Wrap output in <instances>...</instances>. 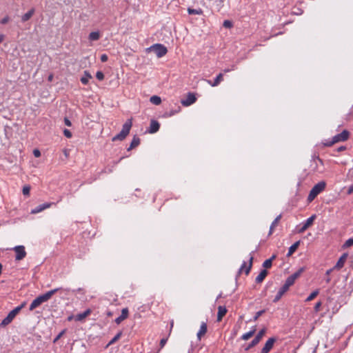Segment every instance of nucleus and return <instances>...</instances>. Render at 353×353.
Listing matches in <instances>:
<instances>
[{
	"label": "nucleus",
	"mask_w": 353,
	"mask_h": 353,
	"mask_svg": "<svg viewBox=\"0 0 353 353\" xmlns=\"http://www.w3.org/2000/svg\"><path fill=\"white\" fill-rule=\"evenodd\" d=\"M60 290H61V288H55L43 294L37 296L31 303L29 310L30 311H32L33 310L39 307L40 305H41L43 303L48 301L54 294H56Z\"/></svg>",
	"instance_id": "obj_1"
},
{
	"label": "nucleus",
	"mask_w": 353,
	"mask_h": 353,
	"mask_svg": "<svg viewBox=\"0 0 353 353\" xmlns=\"http://www.w3.org/2000/svg\"><path fill=\"white\" fill-rule=\"evenodd\" d=\"M132 125V119H128L123 125L121 131L117 135L112 137V141H123L130 133V129Z\"/></svg>",
	"instance_id": "obj_2"
},
{
	"label": "nucleus",
	"mask_w": 353,
	"mask_h": 353,
	"mask_svg": "<svg viewBox=\"0 0 353 353\" xmlns=\"http://www.w3.org/2000/svg\"><path fill=\"white\" fill-rule=\"evenodd\" d=\"M350 137V132L347 130H344L341 133L334 136L332 140L325 141L323 145L326 147H331L334 144L339 142H343L347 141Z\"/></svg>",
	"instance_id": "obj_3"
},
{
	"label": "nucleus",
	"mask_w": 353,
	"mask_h": 353,
	"mask_svg": "<svg viewBox=\"0 0 353 353\" xmlns=\"http://www.w3.org/2000/svg\"><path fill=\"white\" fill-rule=\"evenodd\" d=\"M326 186L325 181H320L312 188L307 196V201L312 202L321 192H323Z\"/></svg>",
	"instance_id": "obj_4"
},
{
	"label": "nucleus",
	"mask_w": 353,
	"mask_h": 353,
	"mask_svg": "<svg viewBox=\"0 0 353 353\" xmlns=\"http://www.w3.org/2000/svg\"><path fill=\"white\" fill-rule=\"evenodd\" d=\"M25 305L26 303H23L19 306H17V307L11 310L8 313V316L1 321L0 325L6 326L7 325L10 324L14 319V317L19 314L21 310L25 306Z\"/></svg>",
	"instance_id": "obj_5"
},
{
	"label": "nucleus",
	"mask_w": 353,
	"mask_h": 353,
	"mask_svg": "<svg viewBox=\"0 0 353 353\" xmlns=\"http://www.w3.org/2000/svg\"><path fill=\"white\" fill-rule=\"evenodd\" d=\"M305 270L304 267L299 268L296 272L290 275L285 280V283L288 285L290 288L294 285L296 280L300 277V276L303 273Z\"/></svg>",
	"instance_id": "obj_6"
},
{
	"label": "nucleus",
	"mask_w": 353,
	"mask_h": 353,
	"mask_svg": "<svg viewBox=\"0 0 353 353\" xmlns=\"http://www.w3.org/2000/svg\"><path fill=\"white\" fill-rule=\"evenodd\" d=\"M151 50L154 51L156 55L160 58L166 54L168 50L167 48L162 44L157 43L151 46Z\"/></svg>",
	"instance_id": "obj_7"
},
{
	"label": "nucleus",
	"mask_w": 353,
	"mask_h": 353,
	"mask_svg": "<svg viewBox=\"0 0 353 353\" xmlns=\"http://www.w3.org/2000/svg\"><path fill=\"white\" fill-rule=\"evenodd\" d=\"M265 329H262L260 330L256 336L254 337V339L251 341V343L245 348V351L249 350L250 348L256 346L262 339L264 334H265Z\"/></svg>",
	"instance_id": "obj_8"
},
{
	"label": "nucleus",
	"mask_w": 353,
	"mask_h": 353,
	"mask_svg": "<svg viewBox=\"0 0 353 353\" xmlns=\"http://www.w3.org/2000/svg\"><path fill=\"white\" fill-rule=\"evenodd\" d=\"M13 250L16 253L15 259L17 261H21L26 257V252L23 245L15 246Z\"/></svg>",
	"instance_id": "obj_9"
},
{
	"label": "nucleus",
	"mask_w": 353,
	"mask_h": 353,
	"mask_svg": "<svg viewBox=\"0 0 353 353\" xmlns=\"http://www.w3.org/2000/svg\"><path fill=\"white\" fill-rule=\"evenodd\" d=\"M316 216L315 214L312 215L310 218H308L302 225L301 228L299 230V233L304 232L306 230H307L310 226H312L314 223V220L316 219Z\"/></svg>",
	"instance_id": "obj_10"
},
{
	"label": "nucleus",
	"mask_w": 353,
	"mask_h": 353,
	"mask_svg": "<svg viewBox=\"0 0 353 353\" xmlns=\"http://www.w3.org/2000/svg\"><path fill=\"white\" fill-rule=\"evenodd\" d=\"M275 342V338L271 337L268 339V340L265 342L263 347L261 349L260 353H269L272 349Z\"/></svg>",
	"instance_id": "obj_11"
},
{
	"label": "nucleus",
	"mask_w": 353,
	"mask_h": 353,
	"mask_svg": "<svg viewBox=\"0 0 353 353\" xmlns=\"http://www.w3.org/2000/svg\"><path fill=\"white\" fill-rule=\"evenodd\" d=\"M196 100L195 95L193 93L189 92L187 94L186 99L181 100V103L183 106H189L193 104Z\"/></svg>",
	"instance_id": "obj_12"
},
{
	"label": "nucleus",
	"mask_w": 353,
	"mask_h": 353,
	"mask_svg": "<svg viewBox=\"0 0 353 353\" xmlns=\"http://www.w3.org/2000/svg\"><path fill=\"white\" fill-rule=\"evenodd\" d=\"M254 256L252 254H250V257L249 260V265L247 266L246 263L243 262L240 268V272H245V274H248L250 272V270L252 266V262H253Z\"/></svg>",
	"instance_id": "obj_13"
},
{
	"label": "nucleus",
	"mask_w": 353,
	"mask_h": 353,
	"mask_svg": "<svg viewBox=\"0 0 353 353\" xmlns=\"http://www.w3.org/2000/svg\"><path fill=\"white\" fill-rule=\"evenodd\" d=\"M54 204V203H45L41 205H39L31 210V214H35L39 213L43 210L50 208Z\"/></svg>",
	"instance_id": "obj_14"
},
{
	"label": "nucleus",
	"mask_w": 353,
	"mask_h": 353,
	"mask_svg": "<svg viewBox=\"0 0 353 353\" xmlns=\"http://www.w3.org/2000/svg\"><path fill=\"white\" fill-rule=\"evenodd\" d=\"M347 254H346V253L343 254L341 256V257L339 258V259L338 260V261L336 262V265L334 266V268H335V270L341 269L344 266L345 263L347 260Z\"/></svg>",
	"instance_id": "obj_15"
},
{
	"label": "nucleus",
	"mask_w": 353,
	"mask_h": 353,
	"mask_svg": "<svg viewBox=\"0 0 353 353\" xmlns=\"http://www.w3.org/2000/svg\"><path fill=\"white\" fill-rule=\"evenodd\" d=\"M208 326L206 322H202L200 326V328L196 334L197 338L199 340H201V338L207 333Z\"/></svg>",
	"instance_id": "obj_16"
},
{
	"label": "nucleus",
	"mask_w": 353,
	"mask_h": 353,
	"mask_svg": "<svg viewBox=\"0 0 353 353\" xmlns=\"http://www.w3.org/2000/svg\"><path fill=\"white\" fill-rule=\"evenodd\" d=\"M159 123L157 121L152 119L150 121L148 132H150V134L156 133L157 132L159 131Z\"/></svg>",
	"instance_id": "obj_17"
},
{
	"label": "nucleus",
	"mask_w": 353,
	"mask_h": 353,
	"mask_svg": "<svg viewBox=\"0 0 353 353\" xmlns=\"http://www.w3.org/2000/svg\"><path fill=\"white\" fill-rule=\"evenodd\" d=\"M129 311L127 307L122 309L121 315L115 319L117 324H120L128 317Z\"/></svg>",
	"instance_id": "obj_18"
},
{
	"label": "nucleus",
	"mask_w": 353,
	"mask_h": 353,
	"mask_svg": "<svg viewBox=\"0 0 353 353\" xmlns=\"http://www.w3.org/2000/svg\"><path fill=\"white\" fill-rule=\"evenodd\" d=\"M223 80V75L222 73L219 74L214 81L212 82L210 80H208L207 82L212 87L217 86Z\"/></svg>",
	"instance_id": "obj_19"
},
{
	"label": "nucleus",
	"mask_w": 353,
	"mask_h": 353,
	"mask_svg": "<svg viewBox=\"0 0 353 353\" xmlns=\"http://www.w3.org/2000/svg\"><path fill=\"white\" fill-rule=\"evenodd\" d=\"M227 309L224 306H219L217 314V321L220 322L223 317L226 314Z\"/></svg>",
	"instance_id": "obj_20"
},
{
	"label": "nucleus",
	"mask_w": 353,
	"mask_h": 353,
	"mask_svg": "<svg viewBox=\"0 0 353 353\" xmlns=\"http://www.w3.org/2000/svg\"><path fill=\"white\" fill-rule=\"evenodd\" d=\"M91 313V310L90 309L86 310L85 312L78 314L75 316V320L77 321H81L84 320L88 316H89Z\"/></svg>",
	"instance_id": "obj_21"
},
{
	"label": "nucleus",
	"mask_w": 353,
	"mask_h": 353,
	"mask_svg": "<svg viewBox=\"0 0 353 353\" xmlns=\"http://www.w3.org/2000/svg\"><path fill=\"white\" fill-rule=\"evenodd\" d=\"M300 245V241H298L296 242H295L294 244H292L290 248H289V250H288V252L287 254V256H290L291 255L293 254L294 252H296V250L298 249L299 246Z\"/></svg>",
	"instance_id": "obj_22"
},
{
	"label": "nucleus",
	"mask_w": 353,
	"mask_h": 353,
	"mask_svg": "<svg viewBox=\"0 0 353 353\" xmlns=\"http://www.w3.org/2000/svg\"><path fill=\"white\" fill-rule=\"evenodd\" d=\"M281 214H279V216H276V218L273 221V222L272 223L271 225H270V232H269V235H271L274 230V228L277 226L279 221L281 220Z\"/></svg>",
	"instance_id": "obj_23"
},
{
	"label": "nucleus",
	"mask_w": 353,
	"mask_h": 353,
	"mask_svg": "<svg viewBox=\"0 0 353 353\" xmlns=\"http://www.w3.org/2000/svg\"><path fill=\"white\" fill-rule=\"evenodd\" d=\"M34 11L35 10L34 8L30 9L28 12H26L21 17V21L23 22H26V21H28L34 14Z\"/></svg>",
	"instance_id": "obj_24"
},
{
	"label": "nucleus",
	"mask_w": 353,
	"mask_h": 353,
	"mask_svg": "<svg viewBox=\"0 0 353 353\" xmlns=\"http://www.w3.org/2000/svg\"><path fill=\"white\" fill-rule=\"evenodd\" d=\"M90 79H92V75L88 71H84V74L80 80L83 85H87Z\"/></svg>",
	"instance_id": "obj_25"
},
{
	"label": "nucleus",
	"mask_w": 353,
	"mask_h": 353,
	"mask_svg": "<svg viewBox=\"0 0 353 353\" xmlns=\"http://www.w3.org/2000/svg\"><path fill=\"white\" fill-rule=\"evenodd\" d=\"M268 275V271L266 270H263L256 277V282L259 283H261L266 276Z\"/></svg>",
	"instance_id": "obj_26"
},
{
	"label": "nucleus",
	"mask_w": 353,
	"mask_h": 353,
	"mask_svg": "<svg viewBox=\"0 0 353 353\" xmlns=\"http://www.w3.org/2000/svg\"><path fill=\"white\" fill-rule=\"evenodd\" d=\"M140 143V139L138 137L134 136L131 141L128 150H130L137 146H138Z\"/></svg>",
	"instance_id": "obj_27"
},
{
	"label": "nucleus",
	"mask_w": 353,
	"mask_h": 353,
	"mask_svg": "<svg viewBox=\"0 0 353 353\" xmlns=\"http://www.w3.org/2000/svg\"><path fill=\"white\" fill-rule=\"evenodd\" d=\"M255 331H256V329L254 328L253 330H250V332L243 334L241 336V339L244 340V341H247V340L250 339L254 334Z\"/></svg>",
	"instance_id": "obj_28"
},
{
	"label": "nucleus",
	"mask_w": 353,
	"mask_h": 353,
	"mask_svg": "<svg viewBox=\"0 0 353 353\" xmlns=\"http://www.w3.org/2000/svg\"><path fill=\"white\" fill-rule=\"evenodd\" d=\"M275 257L276 256L273 255L270 259L265 260L263 263V267L265 268H270L272 265V261Z\"/></svg>",
	"instance_id": "obj_29"
},
{
	"label": "nucleus",
	"mask_w": 353,
	"mask_h": 353,
	"mask_svg": "<svg viewBox=\"0 0 353 353\" xmlns=\"http://www.w3.org/2000/svg\"><path fill=\"white\" fill-rule=\"evenodd\" d=\"M88 38L90 41H97L100 39V33L99 32H92L90 33Z\"/></svg>",
	"instance_id": "obj_30"
},
{
	"label": "nucleus",
	"mask_w": 353,
	"mask_h": 353,
	"mask_svg": "<svg viewBox=\"0 0 353 353\" xmlns=\"http://www.w3.org/2000/svg\"><path fill=\"white\" fill-rule=\"evenodd\" d=\"M150 101L152 103H153V104H154V105H158L161 104V97H158V96H157V95H154V96H152V97H150Z\"/></svg>",
	"instance_id": "obj_31"
},
{
	"label": "nucleus",
	"mask_w": 353,
	"mask_h": 353,
	"mask_svg": "<svg viewBox=\"0 0 353 353\" xmlns=\"http://www.w3.org/2000/svg\"><path fill=\"white\" fill-rule=\"evenodd\" d=\"M188 12L189 14H198L201 15L203 14V10L201 9H193L191 8H188Z\"/></svg>",
	"instance_id": "obj_32"
},
{
	"label": "nucleus",
	"mask_w": 353,
	"mask_h": 353,
	"mask_svg": "<svg viewBox=\"0 0 353 353\" xmlns=\"http://www.w3.org/2000/svg\"><path fill=\"white\" fill-rule=\"evenodd\" d=\"M181 107L180 106H178L176 110H172L168 112H166L165 114V117H172L174 116V114L179 113L180 111H181Z\"/></svg>",
	"instance_id": "obj_33"
},
{
	"label": "nucleus",
	"mask_w": 353,
	"mask_h": 353,
	"mask_svg": "<svg viewBox=\"0 0 353 353\" xmlns=\"http://www.w3.org/2000/svg\"><path fill=\"white\" fill-rule=\"evenodd\" d=\"M319 294V290L317 289L314 291H313L308 296L307 298L306 299V301H312L313 299H314L317 296L318 294Z\"/></svg>",
	"instance_id": "obj_34"
},
{
	"label": "nucleus",
	"mask_w": 353,
	"mask_h": 353,
	"mask_svg": "<svg viewBox=\"0 0 353 353\" xmlns=\"http://www.w3.org/2000/svg\"><path fill=\"white\" fill-rule=\"evenodd\" d=\"M283 293L279 290L276 294V295L275 296L274 300H273V302L274 303H276L277 301H279L281 297L283 296Z\"/></svg>",
	"instance_id": "obj_35"
},
{
	"label": "nucleus",
	"mask_w": 353,
	"mask_h": 353,
	"mask_svg": "<svg viewBox=\"0 0 353 353\" xmlns=\"http://www.w3.org/2000/svg\"><path fill=\"white\" fill-rule=\"evenodd\" d=\"M121 332H119L114 338L109 342L108 345H112L117 341L121 336Z\"/></svg>",
	"instance_id": "obj_36"
},
{
	"label": "nucleus",
	"mask_w": 353,
	"mask_h": 353,
	"mask_svg": "<svg viewBox=\"0 0 353 353\" xmlns=\"http://www.w3.org/2000/svg\"><path fill=\"white\" fill-rule=\"evenodd\" d=\"M223 26L226 28H231L233 26L232 21L229 20H225L223 21Z\"/></svg>",
	"instance_id": "obj_37"
},
{
	"label": "nucleus",
	"mask_w": 353,
	"mask_h": 353,
	"mask_svg": "<svg viewBox=\"0 0 353 353\" xmlns=\"http://www.w3.org/2000/svg\"><path fill=\"white\" fill-rule=\"evenodd\" d=\"M30 187L28 185L24 186L22 192L24 195L28 196L30 194Z\"/></svg>",
	"instance_id": "obj_38"
},
{
	"label": "nucleus",
	"mask_w": 353,
	"mask_h": 353,
	"mask_svg": "<svg viewBox=\"0 0 353 353\" xmlns=\"http://www.w3.org/2000/svg\"><path fill=\"white\" fill-rule=\"evenodd\" d=\"M96 77L97 79H99V81H102L104 79V74L101 71H98L96 73Z\"/></svg>",
	"instance_id": "obj_39"
},
{
	"label": "nucleus",
	"mask_w": 353,
	"mask_h": 353,
	"mask_svg": "<svg viewBox=\"0 0 353 353\" xmlns=\"http://www.w3.org/2000/svg\"><path fill=\"white\" fill-rule=\"evenodd\" d=\"M313 161L317 165V162H319L321 165H323V161L319 157H316L313 159Z\"/></svg>",
	"instance_id": "obj_40"
},
{
	"label": "nucleus",
	"mask_w": 353,
	"mask_h": 353,
	"mask_svg": "<svg viewBox=\"0 0 353 353\" xmlns=\"http://www.w3.org/2000/svg\"><path fill=\"white\" fill-rule=\"evenodd\" d=\"M290 287L287 285L285 283L279 289L283 294H285L288 290Z\"/></svg>",
	"instance_id": "obj_41"
},
{
	"label": "nucleus",
	"mask_w": 353,
	"mask_h": 353,
	"mask_svg": "<svg viewBox=\"0 0 353 353\" xmlns=\"http://www.w3.org/2000/svg\"><path fill=\"white\" fill-rule=\"evenodd\" d=\"M168 341V338H163L161 341H160V349H162L165 345L166 344Z\"/></svg>",
	"instance_id": "obj_42"
},
{
	"label": "nucleus",
	"mask_w": 353,
	"mask_h": 353,
	"mask_svg": "<svg viewBox=\"0 0 353 353\" xmlns=\"http://www.w3.org/2000/svg\"><path fill=\"white\" fill-rule=\"evenodd\" d=\"M345 247H350L353 245V239H349L347 240L344 245Z\"/></svg>",
	"instance_id": "obj_43"
},
{
	"label": "nucleus",
	"mask_w": 353,
	"mask_h": 353,
	"mask_svg": "<svg viewBox=\"0 0 353 353\" xmlns=\"http://www.w3.org/2000/svg\"><path fill=\"white\" fill-rule=\"evenodd\" d=\"M63 134H64V135L67 138H71L72 137V132L69 130H68V129H65L63 130Z\"/></svg>",
	"instance_id": "obj_44"
},
{
	"label": "nucleus",
	"mask_w": 353,
	"mask_h": 353,
	"mask_svg": "<svg viewBox=\"0 0 353 353\" xmlns=\"http://www.w3.org/2000/svg\"><path fill=\"white\" fill-rule=\"evenodd\" d=\"M321 305H322V303H321V301H319V302H317V303L315 304V306H314V309L315 312H319V310H320V307H321Z\"/></svg>",
	"instance_id": "obj_45"
},
{
	"label": "nucleus",
	"mask_w": 353,
	"mask_h": 353,
	"mask_svg": "<svg viewBox=\"0 0 353 353\" xmlns=\"http://www.w3.org/2000/svg\"><path fill=\"white\" fill-rule=\"evenodd\" d=\"M33 154L37 158L40 157H41V152L38 149H34L33 150Z\"/></svg>",
	"instance_id": "obj_46"
},
{
	"label": "nucleus",
	"mask_w": 353,
	"mask_h": 353,
	"mask_svg": "<svg viewBox=\"0 0 353 353\" xmlns=\"http://www.w3.org/2000/svg\"><path fill=\"white\" fill-rule=\"evenodd\" d=\"M10 20L9 17L6 16L1 20V24H6Z\"/></svg>",
	"instance_id": "obj_47"
},
{
	"label": "nucleus",
	"mask_w": 353,
	"mask_h": 353,
	"mask_svg": "<svg viewBox=\"0 0 353 353\" xmlns=\"http://www.w3.org/2000/svg\"><path fill=\"white\" fill-rule=\"evenodd\" d=\"M108 57L107 54H101V61L102 62H106L108 61Z\"/></svg>",
	"instance_id": "obj_48"
},
{
	"label": "nucleus",
	"mask_w": 353,
	"mask_h": 353,
	"mask_svg": "<svg viewBox=\"0 0 353 353\" xmlns=\"http://www.w3.org/2000/svg\"><path fill=\"white\" fill-rule=\"evenodd\" d=\"M65 333V330H63L62 332H61L57 336V337L54 339V342H57L63 335V334Z\"/></svg>",
	"instance_id": "obj_49"
},
{
	"label": "nucleus",
	"mask_w": 353,
	"mask_h": 353,
	"mask_svg": "<svg viewBox=\"0 0 353 353\" xmlns=\"http://www.w3.org/2000/svg\"><path fill=\"white\" fill-rule=\"evenodd\" d=\"M64 123L67 126H71V125H72L71 121L66 117L64 119Z\"/></svg>",
	"instance_id": "obj_50"
},
{
	"label": "nucleus",
	"mask_w": 353,
	"mask_h": 353,
	"mask_svg": "<svg viewBox=\"0 0 353 353\" xmlns=\"http://www.w3.org/2000/svg\"><path fill=\"white\" fill-rule=\"evenodd\" d=\"M264 312L263 310H261L256 312V316L254 317V319L256 320L260 316L262 315V314Z\"/></svg>",
	"instance_id": "obj_51"
},
{
	"label": "nucleus",
	"mask_w": 353,
	"mask_h": 353,
	"mask_svg": "<svg viewBox=\"0 0 353 353\" xmlns=\"http://www.w3.org/2000/svg\"><path fill=\"white\" fill-rule=\"evenodd\" d=\"M334 269H335V268H331V269L327 270L326 271V274H327V275H330V274L332 272V271H333Z\"/></svg>",
	"instance_id": "obj_52"
},
{
	"label": "nucleus",
	"mask_w": 353,
	"mask_h": 353,
	"mask_svg": "<svg viewBox=\"0 0 353 353\" xmlns=\"http://www.w3.org/2000/svg\"><path fill=\"white\" fill-rule=\"evenodd\" d=\"M345 149H346V148H345V147H344V146H341V147H339V148L337 149V151H338V152H341V151L345 150Z\"/></svg>",
	"instance_id": "obj_53"
},
{
	"label": "nucleus",
	"mask_w": 353,
	"mask_h": 353,
	"mask_svg": "<svg viewBox=\"0 0 353 353\" xmlns=\"http://www.w3.org/2000/svg\"><path fill=\"white\" fill-rule=\"evenodd\" d=\"M353 192V186H350L348 189L347 193L349 194H352Z\"/></svg>",
	"instance_id": "obj_54"
},
{
	"label": "nucleus",
	"mask_w": 353,
	"mask_h": 353,
	"mask_svg": "<svg viewBox=\"0 0 353 353\" xmlns=\"http://www.w3.org/2000/svg\"><path fill=\"white\" fill-rule=\"evenodd\" d=\"M4 39V35L0 34V43L3 41Z\"/></svg>",
	"instance_id": "obj_55"
},
{
	"label": "nucleus",
	"mask_w": 353,
	"mask_h": 353,
	"mask_svg": "<svg viewBox=\"0 0 353 353\" xmlns=\"http://www.w3.org/2000/svg\"><path fill=\"white\" fill-rule=\"evenodd\" d=\"M52 79H53V75L52 74L49 75L48 81H51L52 80Z\"/></svg>",
	"instance_id": "obj_56"
},
{
	"label": "nucleus",
	"mask_w": 353,
	"mask_h": 353,
	"mask_svg": "<svg viewBox=\"0 0 353 353\" xmlns=\"http://www.w3.org/2000/svg\"><path fill=\"white\" fill-rule=\"evenodd\" d=\"M233 70V69H231V70H230V69H225V70H224V72H230V71H231V70Z\"/></svg>",
	"instance_id": "obj_57"
},
{
	"label": "nucleus",
	"mask_w": 353,
	"mask_h": 353,
	"mask_svg": "<svg viewBox=\"0 0 353 353\" xmlns=\"http://www.w3.org/2000/svg\"><path fill=\"white\" fill-rule=\"evenodd\" d=\"M330 281V278H328V279H327V283H329Z\"/></svg>",
	"instance_id": "obj_58"
},
{
	"label": "nucleus",
	"mask_w": 353,
	"mask_h": 353,
	"mask_svg": "<svg viewBox=\"0 0 353 353\" xmlns=\"http://www.w3.org/2000/svg\"><path fill=\"white\" fill-rule=\"evenodd\" d=\"M71 319H72V316H70V317L68 318V320H69V321H70Z\"/></svg>",
	"instance_id": "obj_59"
}]
</instances>
